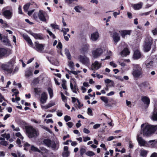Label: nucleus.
<instances>
[{"mask_svg":"<svg viewBox=\"0 0 157 157\" xmlns=\"http://www.w3.org/2000/svg\"><path fill=\"white\" fill-rule=\"evenodd\" d=\"M15 63L14 59H11L6 63L2 64L0 67L5 73L13 75L16 73L19 70V67L18 66L13 68Z\"/></svg>","mask_w":157,"mask_h":157,"instance_id":"nucleus-1","label":"nucleus"},{"mask_svg":"<svg viewBox=\"0 0 157 157\" xmlns=\"http://www.w3.org/2000/svg\"><path fill=\"white\" fill-rule=\"evenodd\" d=\"M141 133L144 136H147L154 133L157 129V125H151L147 124L141 125Z\"/></svg>","mask_w":157,"mask_h":157,"instance_id":"nucleus-2","label":"nucleus"},{"mask_svg":"<svg viewBox=\"0 0 157 157\" xmlns=\"http://www.w3.org/2000/svg\"><path fill=\"white\" fill-rule=\"evenodd\" d=\"M26 131L27 135L29 138H36L39 135L38 131L32 127L27 128Z\"/></svg>","mask_w":157,"mask_h":157,"instance_id":"nucleus-3","label":"nucleus"},{"mask_svg":"<svg viewBox=\"0 0 157 157\" xmlns=\"http://www.w3.org/2000/svg\"><path fill=\"white\" fill-rule=\"evenodd\" d=\"M152 41L153 39L151 37L148 36L146 38L143 45V49L144 51L147 52L150 50Z\"/></svg>","mask_w":157,"mask_h":157,"instance_id":"nucleus-4","label":"nucleus"},{"mask_svg":"<svg viewBox=\"0 0 157 157\" xmlns=\"http://www.w3.org/2000/svg\"><path fill=\"white\" fill-rule=\"evenodd\" d=\"M103 53V50L101 48H95L92 51L93 57L96 59L100 56Z\"/></svg>","mask_w":157,"mask_h":157,"instance_id":"nucleus-5","label":"nucleus"},{"mask_svg":"<svg viewBox=\"0 0 157 157\" xmlns=\"http://www.w3.org/2000/svg\"><path fill=\"white\" fill-rule=\"evenodd\" d=\"M143 73L142 68L139 65L136 64L134 66V71L133 72V76L138 77L141 75Z\"/></svg>","mask_w":157,"mask_h":157,"instance_id":"nucleus-6","label":"nucleus"},{"mask_svg":"<svg viewBox=\"0 0 157 157\" xmlns=\"http://www.w3.org/2000/svg\"><path fill=\"white\" fill-rule=\"evenodd\" d=\"M33 16V18L35 19H37L38 18L41 21L45 22L46 21V19L43 10H40L38 14L36 13H34Z\"/></svg>","mask_w":157,"mask_h":157,"instance_id":"nucleus-7","label":"nucleus"},{"mask_svg":"<svg viewBox=\"0 0 157 157\" xmlns=\"http://www.w3.org/2000/svg\"><path fill=\"white\" fill-rule=\"evenodd\" d=\"M78 59L79 61L82 64L87 66H89L90 64V59L87 56H85L80 55Z\"/></svg>","mask_w":157,"mask_h":157,"instance_id":"nucleus-8","label":"nucleus"},{"mask_svg":"<svg viewBox=\"0 0 157 157\" xmlns=\"http://www.w3.org/2000/svg\"><path fill=\"white\" fill-rule=\"evenodd\" d=\"M11 53V52L10 50L5 48H0V58L5 57L9 56Z\"/></svg>","mask_w":157,"mask_h":157,"instance_id":"nucleus-9","label":"nucleus"},{"mask_svg":"<svg viewBox=\"0 0 157 157\" xmlns=\"http://www.w3.org/2000/svg\"><path fill=\"white\" fill-rule=\"evenodd\" d=\"M101 66V63L97 61H96L92 63L90 68L92 70L95 71L100 68Z\"/></svg>","mask_w":157,"mask_h":157,"instance_id":"nucleus-10","label":"nucleus"},{"mask_svg":"<svg viewBox=\"0 0 157 157\" xmlns=\"http://www.w3.org/2000/svg\"><path fill=\"white\" fill-rule=\"evenodd\" d=\"M3 15L5 17L8 19H10L12 16L13 11L12 10H6L3 11Z\"/></svg>","mask_w":157,"mask_h":157,"instance_id":"nucleus-11","label":"nucleus"},{"mask_svg":"<svg viewBox=\"0 0 157 157\" xmlns=\"http://www.w3.org/2000/svg\"><path fill=\"white\" fill-rule=\"evenodd\" d=\"M137 140L140 146L147 147V142L146 141L141 137L137 136Z\"/></svg>","mask_w":157,"mask_h":157,"instance_id":"nucleus-12","label":"nucleus"},{"mask_svg":"<svg viewBox=\"0 0 157 157\" xmlns=\"http://www.w3.org/2000/svg\"><path fill=\"white\" fill-rule=\"evenodd\" d=\"M99 37V35L98 32H95L91 34L90 37V39L92 41L97 40Z\"/></svg>","mask_w":157,"mask_h":157,"instance_id":"nucleus-13","label":"nucleus"},{"mask_svg":"<svg viewBox=\"0 0 157 157\" xmlns=\"http://www.w3.org/2000/svg\"><path fill=\"white\" fill-rule=\"evenodd\" d=\"M143 3L141 2L136 4H131V6L135 10H138L141 9L143 6Z\"/></svg>","mask_w":157,"mask_h":157,"instance_id":"nucleus-14","label":"nucleus"},{"mask_svg":"<svg viewBox=\"0 0 157 157\" xmlns=\"http://www.w3.org/2000/svg\"><path fill=\"white\" fill-rule=\"evenodd\" d=\"M35 47L34 48L36 51L39 52H41L44 49V44H39L36 42L35 43Z\"/></svg>","mask_w":157,"mask_h":157,"instance_id":"nucleus-15","label":"nucleus"},{"mask_svg":"<svg viewBox=\"0 0 157 157\" xmlns=\"http://www.w3.org/2000/svg\"><path fill=\"white\" fill-rule=\"evenodd\" d=\"M30 34L36 39L43 40L44 39L43 35L41 34H37L31 32Z\"/></svg>","mask_w":157,"mask_h":157,"instance_id":"nucleus-16","label":"nucleus"},{"mask_svg":"<svg viewBox=\"0 0 157 157\" xmlns=\"http://www.w3.org/2000/svg\"><path fill=\"white\" fill-rule=\"evenodd\" d=\"M146 67L147 68H152L153 65V62L151 60L147 59L144 63Z\"/></svg>","mask_w":157,"mask_h":157,"instance_id":"nucleus-17","label":"nucleus"},{"mask_svg":"<svg viewBox=\"0 0 157 157\" xmlns=\"http://www.w3.org/2000/svg\"><path fill=\"white\" fill-rule=\"evenodd\" d=\"M47 98V95L46 93L45 92L43 93L41 95L40 100V102L42 104L45 103Z\"/></svg>","mask_w":157,"mask_h":157,"instance_id":"nucleus-18","label":"nucleus"},{"mask_svg":"<svg viewBox=\"0 0 157 157\" xmlns=\"http://www.w3.org/2000/svg\"><path fill=\"white\" fill-rule=\"evenodd\" d=\"M146 147H150L151 148H155L156 147V143L155 140H152L147 142Z\"/></svg>","mask_w":157,"mask_h":157,"instance_id":"nucleus-19","label":"nucleus"},{"mask_svg":"<svg viewBox=\"0 0 157 157\" xmlns=\"http://www.w3.org/2000/svg\"><path fill=\"white\" fill-rule=\"evenodd\" d=\"M89 45L88 44H85L83 45L81 49V52L82 53H85L88 52Z\"/></svg>","mask_w":157,"mask_h":157,"instance_id":"nucleus-20","label":"nucleus"},{"mask_svg":"<svg viewBox=\"0 0 157 157\" xmlns=\"http://www.w3.org/2000/svg\"><path fill=\"white\" fill-rule=\"evenodd\" d=\"M113 40L115 44H117L118 42L120 40V37L119 34L116 33H114L113 35Z\"/></svg>","mask_w":157,"mask_h":157,"instance_id":"nucleus-21","label":"nucleus"},{"mask_svg":"<svg viewBox=\"0 0 157 157\" xmlns=\"http://www.w3.org/2000/svg\"><path fill=\"white\" fill-rule=\"evenodd\" d=\"M49 147H52L54 150L58 149L59 146V142H57L56 143L55 142L52 141Z\"/></svg>","mask_w":157,"mask_h":157,"instance_id":"nucleus-22","label":"nucleus"},{"mask_svg":"<svg viewBox=\"0 0 157 157\" xmlns=\"http://www.w3.org/2000/svg\"><path fill=\"white\" fill-rule=\"evenodd\" d=\"M121 35L124 38H125V35H129L131 33V31L129 30H122L120 31Z\"/></svg>","mask_w":157,"mask_h":157,"instance_id":"nucleus-23","label":"nucleus"},{"mask_svg":"<svg viewBox=\"0 0 157 157\" xmlns=\"http://www.w3.org/2000/svg\"><path fill=\"white\" fill-rule=\"evenodd\" d=\"M141 56V54L138 50L135 51L133 55V58L134 59H137L140 58Z\"/></svg>","mask_w":157,"mask_h":157,"instance_id":"nucleus-24","label":"nucleus"},{"mask_svg":"<svg viewBox=\"0 0 157 157\" xmlns=\"http://www.w3.org/2000/svg\"><path fill=\"white\" fill-rule=\"evenodd\" d=\"M156 109V105H155L154 110L155 111L154 112L151 117V119L154 121H157V111H155Z\"/></svg>","mask_w":157,"mask_h":157,"instance_id":"nucleus-25","label":"nucleus"},{"mask_svg":"<svg viewBox=\"0 0 157 157\" xmlns=\"http://www.w3.org/2000/svg\"><path fill=\"white\" fill-rule=\"evenodd\" d=\"M142 101L145 104L148 105L150 103V99L147 97L144 96L142 98Z\"/></svg>","mask_w":157,"mask_h":157,"instance_id":"nucleus-26","label":"nucleus"},{"mask_svg":"<svg viewBox=\"0 0 157 157\" xmlns=\"http://www.w3.org/2000/svg\"><path fill=\"white\" fill-rule=\"evenodd\" d=\"M130 53V52L127 48H124L121 52V55L122 56H126L128 55Z\"/></svg>","mask_w":157,"mask_h":157,"instance_id":"nucleus-27","label":"nucleus"},{"mask_svg":"<svg viewBox=\"0 0 157 157\" xmlns=\"http://www.w3.org/2000/svg\"><path fill=\"white\" fill-rule=\"evenodd\" d=\"M23 37L29 45L32 46L33 45V42L32 40L28 36L26 35H24Z\"/></svg>","mask_w":157,"mask_h":157,"instance_id":"nucleus-28","label":"nucleus"},{"mask_svg":"<svg viewBox=\"0 0 157 157\" xmlns=\"http://www.w3.org/2000/svg\"><path fill=\"white\" fill-rule=\"evenodd\" d=\"M140 155L143 157H146L148 151L145 150L144 149H141L140 151Z\"/></svg>","mask_w":157,"mask_h":157,"instance_id":"nucleus-29","label":"nucleus"},{"mask_svg":"<svg viewBox=\"0 0 157 157\" xmlns=\"http://www.w3.org/2000/svg\"><path fill=\"white\" fill-rule=\"evenodd\" d=\"M52 141L49 139H44L43 142L46 146L49 147V146H50V145L51 144Z\"/></svg>","mask_w":157,"mask_h":157,"instance_id":"nucleus-30","label":"nucleus"},{"mask_svg":"<svg viewBox=\"0 0 157 157\" xmlns=\"http://www.w3.org/2000/svg\"><path fill=\"white\" fill-rule=\"evenodd\" d=\"M74 9L77 12L80 13L82 10V7L81 6L78 5L75 6Z\"/></svg>","mask_w":157,"mask_h":157,"instance_id":"nucleus-31","label":"nucleus"},{"mask_svg":"<svg viewBox=\"0 0 157 157\" xmlns=\"http://www.w3.org/2000/svg\"><path fill=\"white\" fill-rule=\"evenodd\" d=\"M65 54L68 59L69 60L71 59V57L68 49L67 48L65 49Z\"/></svg>","mask_w":157,"mask_h":157,"instance_id":"nucleus-32","label":"nucleus"},{"mask_svg":"<svg viewBox=\"0 0 157 157\" xmlns=\"http://www.w3.org/2000/svg\"><path fill=\"white\" fill-rule=\"evenodd\" d=\"M33 75L32 71L28 69L25 72V76L27 78H28L29 76Z\"/></svg>","mask_w":157,"mask_h":157,"instance_id":"nucleus-33","label":"nucleus"},{"mask_svg":"<svg viewBox=\"0 0 157 157\" xmlns=\"http://www.w3.org/2000/svg\"><path fill=\"white\" fill-rule=\"evenodd\" d=\"M70 86L71 89L73 92L75 93H76V89L77 88V86L76 85H75L74 86H73L72 83L71 82L70 83Z\"/></svg>","mask_w":157,"mask_h":157,"instance_id":"nucleus-34","label":"nucleus"},{"mask_svg":"<svg viewBox=\"0 0 157 157\" xmlns=\"http://www.w3.org/2000/svg\"><path fill=\"white\" fill-rule=\"evenodd\" d=\"M67 71L68 72V73L70 74H71V73H72L75 75H77L78 74V73H80L81 72V71H70L68 70L67 69H66Z\"/></svg>","mask_w":157,"mask_h":157,"instance_id":"nucleus-35","label":"nucleus"},{"mask_svg":"<svg viewBox=\"0 0 157 157\" xmlns=\"http://www.w3.org/2000/svg\"><path fill=\"white\" fill-rule=\"evenodd\" d=\"M68 66L71 70L73 69L74 68V63L71 61H68Z\"/></svg>","mask_w":157,"mask_h":157,"instance_id":"nucleus-36","label":"nucleus"},{"mask_svg":"<svg viewBox=\"0 0 157 157\" xmlns=\"http://www.w3.org/2000/svg\"><path fill=\"white\" fill-rule=\"evenodd\" d=\"M100 99L105 104H107L108 102L109 99L106 97L102 96L100 97Z\"/></svg>","mask_w":157,"mask_h":157,"instance_id":"nucleus-37","label":"nucleus"},{"mask_svg":"<svg viewBox=\"0 0 157 157\" xmlns=\"http://www.w3.org/2000/svg\"><path fill=\"white\" fill-rule=\"evenodd\" d=\"M77 102L78 104H75V107L76 108L80 109L81 107L83 105L81 104L80 102L78 100H77Z\"/></svg>","mask_w":157,"mask_h":157,"instance_id":"nucleus-38","label":"nucleus"},{"mask_svg":"<svg viewBox=\"0 0 157 157\" xmlns=\"http://www.w3.org/2000/svg\"><path fill=\"white\" fill-rule=\"evenodd\" d=\"M48 91L49 94L50 98H52L53 95L52 90L51 88H49L48 89Z\"/></svg>","mask_w":157,"mask_h":157,"instance_id":"nucleus-39","label":"nucleus"},{"mask_svg":"<svg viewBox=\"0 0 157 157\" xmlns=\"http://www.w3.org/2000/svg\"><path fill=\"white\" fill-rule=\"evenodd\" d=\"M30 3H27L24 6L23 9L24 10L27 12L28 11L30 6Z\"/></svg>","mask_w":157,"mask_h":157,"instance_id":"nucleus-40","label":"nucleus"},{"mask_svg":"<svg viewBox=\"0 0 157 157\" xmlns=\"http://www.w3.org/2000/svg\"><path fill=\"white\" fill-rule=\"evenodd\" d=\"M86 155L88 156H92L95 155V154L92 151H88L86 153Z\"/></svg>","mask_w":157,"mask_h":157,"instance_id":"nucleus-41","label":"nucleus"},{"mask_svg":"<svg viewBox=\"0 0 157 157\" xmlns=\"http://www.w3.org/2000/svg\"><path fill=\"white\" fill-rule=\"evenodd\" d=\"M3 42L5 43V44L6 45H9L10 44L9 40L7 38H5L2 40Z\"/></svg>","mask_w":157,"mask_h":157,"instance_id":"nucleus-42","label":"nucleus"},{"mask_svg":"<svg viewBox=\"0 0 157 157\" xmlns=\"http://www.w3.org/2000/svg\"><path fill=\"white\" fill-rule=\"evenodd\" d=\"M31 150L34 151L40 152V151L39 149L37 148L34 147L33 146H32L31 147Z\"/></svg>","mask_w":157,"mask_h":157,"instance_id":"nucleus-43","label":"nucleus"},{"mask_svg":"<svg viewBox=\"0 0 157 157\" xmlns=\"http://www.w3.org/2000/svg\"><path fill=\"white\" fill-rule=\"evenodd\" d=\"M86 150L85 148L83 147H81L80 149V154L81 155H82L86 152Z\"/></svg>","mask_w":157,"mask_h":157,"instance_id":"nucleus-44","label":"nucleus"},{"mask_svg":"<svg viewBox=\"0 0 157 157\" xmlns=\"http://www.w3.org/2000/svg\"><path fill=\"white\" fill-rule=\"evenodd\" d=\"M15 135L17 137L19 138L22 140H23L24 139L23 137L22 136L20 132H18L16 133Z\"/></svg>","mask_w":157,"mask_h":157,"instance_id":"nucleus-45","label":"nucleus"},{"mask_svg":"<svg viewBox=\"0 0 157 157\" xmlns=\"http://www.w3.org/2000/svg\"><path fill=\"white\" fill-rule=\"evenodd\" d=\"M105 82L107 83H111L112 86H113L114 85V82L112 80L109 79H105Z\"/></svg>","mask_w":157,"mask_h":157,"instance_id":"nucleus-46","label":"nucleus"},{"mask_svg":"<svg viewBox=\"0 0 157 157\" xmlns=\"http://www.w3.org/2000/svg\"><path fill=\"white\" fill-rule=\"evenodd\" d=\"M66 81L64 80H62V86L63 88L64 89H66Z\"/></svg>","mask_w":157,"mask_h":157,"instance_id":"nucleus-47","label":"nucleus"},{"mask_svg":"<svg viewBox=\"0 0 157 157\" xmlns=\"http://www.w3.org/2000/svg\"><path fill=\"white\" fill-rule=\"evenodd\" d=\"M39 79L38 78H36L33 79L32 82L34 84H37L39 83Z\"/></svg>","mask_w":157,"mask_h":157,"instance_id":"nucleus-48","label":"nucleus"},{"mask_svg":"<svg viewBox=\"0 0 157 157\" xmlns=\"http://www.w3.org/2000/svg\"><path fill=\"white\" fill-rule=\"evenodd\" d=\"M87 113L90 116H92L93 115L92 110L90 108H88L87 109Z\"/></svg>","mask_w":157,"mask_h":157,"instance_id":"nucleus-49","label":"nucleus"},{"mask_svg":"<svg viewBox=\"0 0 157 157\" xmlns=\"http://www.w3.org/2000/svg\"><path fill=\"white\" fill-rule=\"evenodd\" d=\"M34 91L36 94H39L41 92V90L40 88H35Z\"/></svg>","mask_w":157,"mask_h":157,"instance_id":"nucleus-50","label":"nucleus"},{"mask_svg":"<svg viewBox=\"0 0 157 157\" xmlns=\"http://www.w3.org/2000/svg\"><path fill=\"white\" fill-rule=\"evenodd\" d=\"M30 146V144L27 143H25L24 144V150H27L28 147Z\"/></svg>","mask_w":157,"mask_h":157,"instance_id":"nucleus-51","label":"nucleus"},{"mask_svg":"<svg viewBox=\"0 0 157 157\" xmlns=\"http://www.w3.org/2000/svg\"><path fill=\"white\" fill-rule=\"evenodd\" d=\"M0 144L2 145L5 146H6L8 144L7 142L5 140L1 141L0 142Z\"/></svg>","mask_w":157,"mask_h":157,"instance_id":"nucleus-52","label":"nucleus"},{"mask_svg":"<svg viewBox=\"0 0 157 157\" xmlns=\"http://www.w3.org/2000/svg\"><path fill=\"white\" fill-rule=\"evenodd\" d=\"M51 27L53 29H59V26L58 25L54 24H51Z\"/></svg>","mask_w":157,"mask_h":157,"instance_id":"nucleus-53","label":"nucleus"},{"mask_svg":"<svg viewBox=\"0 0 157 157\" xmlns=\"http://www.w3.org/2000/svg\"><path fill=\"white\" fill-rule=\"evenodd\" d=\"M69 154V151H64L63 154V157H67Z\"/></svg>","mask_w":157,"mask_h":157,"instance_id":"nucleus-54","label":"nucleus"},{"mask_svg":"<svg viewBox=\"0 0 157 157\" xmlns=\"http://www.w3.org/2000/svg\"><path fill=\"white\" fill-rule=\"evenodd\" d=\"M64 119L66 122H67L71 120V118L70 116L66 115L64 117Z\"/></svg>","mask_w":157,"mask_h":157,"instance_id":"nucleus-55","label":"nucleus"},{"mask_svg":"<svg viewBox=\"0 0 157 157\" xmlns=\"http://www.w3.org/2000/svg\"><path fill=\"white\" fill-rule=\"evenodd\" d=\"M16 143L18 144L19 147H22V145H21V141L18 138L16 140Z\"/></svg>","mask_w":157,"mask_h":157,"instance_id":"nucleus-56","label":"nucleus"},{"mask_svg":"<svg viewBox=\"0 0 157 157\" xmlns=\"http://www.w3.org/2000/svg\"><path fill=\"white\" fill-rule=\"evenodd\" d=\"M47 31L50 36H51L53 38H55L56 37L49 30H47Z\"/></svg>","mask_w":157,"mask_h":157,"instance_id":"nucleus-57","label":"nucleus"},{"mask_svg":"<svg viewBox=\"0 0 157 157\" xmlns=\"http://www.w3.org/2000/svg\"><path fill=\"white\" fill-rule=\"evenodd\" d=\"M67 35L64 36V38L66 41H68L69 40V38L70 37V35L69 34H67Z\"/></svg>","mask_w":157,"mask_h":157,"instance_id":"nucleus-58","label":"nucleus"},{"mask_svg":"<svg viewBox=\"0 0 157 157\" xmlns=\"http://www.w3.org/2000/svg\"><path fill=\"white\" fill-rule=\"evenodd\" d=\"M117 137L116 136H111L109 137L108 138H107V140L109 141H110L111 140H112L113 139L117 138Z\"/></svg>","mask_w":157,"mask_h":157,"instance_id":"nucleus-59","label":"nucleus"},{"mask_svg":"<svg viewBox=\"0 0 157 157\" xmlns=\"http://www.w3.org/2000/svg\"><path fill=\"white\" fill-rule=\"evenodd\" d=\"M109 64L110 66L113 67H116L117 66V65L113 62H110Z\"/></svg>","mask_w":157,"mask_h":157,"instance_id":"nucleus-60","label":"nucleus"},{"mask_svg":"<svg viewBox=\"0 0 157 157\" xmlns=\"http://www.w3.org/2000/svg\"><path fill=\"white\" fill-rule=\"evenodd\" d=\"M100 125L101 124H96L94 125L93 128L95 129L98 128L100 126Z\"/></svg>","mask_w":157,"mask_h":157,"instance_id":"nucleus-61","label":"nucleus"},{"mask_svg":"<svg viewBox=\"0 0 157 157\" xmlns=\"http://www.w3.org/2000/svg\"><path fill=\"white\" fill-rule=\"evenodd\" d=\"M83 141L84 142H86L88 140H90V138L88 136L86 137H83Z\"/></svg>","mask_w":157,"mask_h":157,"instance_id":"nucleus-62","label":"nucleus"},{"mask_svg":"<svg viewBox=\"0 0 157 157\" xmlns=\"http://www.w3.org/2000/svg\"><path fill=\"white\" fill-rule=\"evenodd\" d=\"M152 32L154 35H156L157 34V29L155 28L152 31Z\"/></svg>","mask_w":157,"mask_h":157,"instance_id":"nucleus-63","label":"nucleus"},{"mask_svg":"<svg viewBox=\"0 0 157 157\" xmlns=\"http://www.w3.org/2000/svg\"><path fill=\"white\" fill-rule=\"evenodd\" d=\"M150 157H157V153L154 152L151 155Z\"/></svg>","mask_w":157,"mask_h":157,"instance_id":"nucleus-64","label":"nucleus"}]
</instances>
